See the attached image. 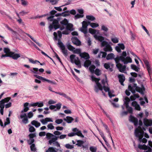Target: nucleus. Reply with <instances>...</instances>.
Instances as JSON below:
<instances>
[{
	"mask_svg": "<svg viewBox=\"0 0 152 152\" xmlns=\"http://www.w3.org/2000/svg\"><path fill=\"white\" fill-rule=\"evenodd\" d=\"M135 126H139L136 128L134 131V134L135 136L138 138V140L140 142L145 143L147 142V140L145 138H142L144 136V131H145V128L143 127V124H134Z\"/></svg>",
	"mask_w": 152,
	"mask_h": 152,
	"instance_id": "f257e3e1",
	"label": "nucleus"
},
{
	"mask_svg": "<svg viewBox=\"0 0 152 152\" xmlns=\"http://www.w3.org/2000/svg\"><path fill=\"white\" fill-rule=\"evenodd\" d=\"M54 17V16L51 15L47 18L48 21L50 22L53 21L52 24H50L49 26L50 31H52L53 28L55 30H56L58 28L60 27L59 22L60 20V18H58L57 19H54L53 18Z\"/></svg>",
	"mask_w": 152,
	"mask_h": 152,
	"instance_id": "f03ea898",
	"label": "nucleus"
},
{
	"mask_svg": "<svg viewBox=\"0 0 152 152\" xmlns=\"http://www.w3.org/2000/svg\"><path fill=\"white\" fill-rule=\"evenodd\" d=\"M141 88L137 86L136 84L134 83L133 86L132 87L131 85L128 86V89L133 93L135 92V90L141 94L143 95L144 94V91H145V88L143 84L141 85Z\"/></svg>",
	"mask_w": 152,
	"mask_h": 152,
	"instance_id": "7ed1b4c3",
	"label": "nucleus"
},
{
	"mask_svg": "<svg viewBox=\"0 0 152 152\" xmlns=\"http://www.w3.org/2000/svg\"><path fill=\"white\" fill-rule=\"evenodd\" d=\"M53 34L54 36L53 38L54 40H58V44L59 45V47L60 48L63 55L65 56H66L68 54V50L66 49L65 46L64 45L63 43L61 42L60 39H58L57 34L56 32H54Z\"/></svg>",
	"mask_w": 152,
	"mask_h": 152,
	"instance_id": "20e7f679",
	"label": "nucleus"
},
{
	"mask_svg": "<svg viewBox=\"0 0 152 152\" xmlns=\"http://www.w3.org/2000/svg\"><path fill=\"white\" fill-rule=\"evenodd\" d=\"M116 63L119 62L120 61H121L124 64H126L128 63H131L132 60L131 58L129 56L124 58L122 56H117L114 59Z\"/></svg>",
	"mask_w": 152,
	"mask_h": 152,
	"instance_id": "39448f33",
	"label": "nucleus"
},
{
	"mask_svg": "<svg viewBox=\"0 0 152 152\" xmlns=\"http://www.w3.org/2000/svg\"><path fill=\"white\" fill-rule=\"evenodd\" d=\"M91 78L92 81H94L96 83V86L101 91H102L103 90L102 86L99 82L100 80V79L96 78L93 76L91 77Z\"/></svg>",
	"mask_w": 152,
	"mask_h": 152,
	"instance_id": "423d86ee",
	"label": "nucleus"
},
{
	"mask_svg": "<svg viewBox=\"0 0 152 152\" xmlns=\"http://www.w3.org/2000/svg\"><path fill=\"white\" fill-rule=\"evenodd\" d=\"M34 76L37 79L42 80L43 82L46 81L48 83L56 85V83L54 81H52L48 79H47L44 77H42L41 76L37 75H34Z\"/></svg>",
	"mask_w": 152,
	"mask_h": 152,
	"instance_id": "0eeeda50",
	"label": "nucleus"
},
{
	"mask_svg": "<svg viewBox=\"0 0 152 152\" xmlns=\"http://www.w3.org/2000/svg\"><path fill=\"white\" fill-rule=\"evenodd\" d=\"M116 66L119 72H121L126 73L125 72L126 70V66L125 65H123L122 64L118 63H116Z\"/></svg>",
	"mask_w": 152,
	"mask_h": 152,
	"instance_id": "6e6552de",
	"label": "nucleus"
},
{
	"mask_svg": "<svg viewBox=\"0 0 152 152\" xmlns=\"http://www.w3.org/2000/svg\"><path fill=\"white\" fill-rule=\"evenodd\" d=\"M144 62L145 65L149 75L151 77V76L152 75V69L150 67L149 62L147 60L145 59L144 60Z\"/></svg>",
	"mask_w": 152,
	"mask_h": 152,
	"instance_id": "1a4fd4ad",
	"label": "nucleus"
},
{
	"mask_svg": "<svg viewBox=\"0 0 152 152\" xmlns=\"http://www.w3.org/2000/svg\"><path fill=\"white\" fill-rule=\"evenodd\" d=\"M138 147L141 150H146L148 149V150L146 151L148 152H151L152 151L151 148L150 147L146 145L145 144L143 145L139 144Z\"/></svg>",
	"mask_w": 152,
	"mask_h": 152,
	"instance_id": "9d476101",
	"label": "nucleus"
},
{
	"mask_svg": "<svg viewBox=\"0 0 152 152\" xmlns=\"http://www.w3.org/2000/svg\"><path fill=\"white\" fill-rule=\"evenodd\" d=\"M72 41L73 44L77 46H79L81 45V42L77 37H74L72 39Z\"/></svg>",
	"mask_w": 152,
	"mask_h": 152,
	"instance_id": "9b49d317",
	"label": "nucleus"
},
{
	"mask_svg": "<svg viewBox=\"0 0 152 152\" xmlns=\"http://www.w3.org/2000/svg\"><path fill=\"white\" fill-rule=\"evenodd\" d=\"M4 51L5 53H6L5 54H2L1 55V57H7L10 56V49L7 48H4Z\"/></svg>",
	"mask_w": 152,
	"mask_h": 152,
	"instance_id": "f8f14e48",
	"label": "nucleus"
},
{
	"mask_svg": "<svg viewBox=\"0 0 152 152\" xmlns=\"http://www.w3.org/2000/svg\"><path fill=\"white\" fill-rule=\"evenodd\" d=\"M119 81L121 85L124 86V82L125 80V77L123 74H120L118 75Z\"/></svg>",
	"mask_w": 152,
	"mask_h": 152,
	"instance_id": "ddd939ff",
	"label": "nucleus"
},
{
	"mask_svg": "<svg viewBox=\"0 0 152 152\" xmlns=\"http://www.w3.org/2000/svg\"><path fill=\"white\" fill-rule=\"evenodd\" d=\"M10 57L12 58L14 60H17L20 57V55L18 53H15L14 52L10 51Z\"/></svg>",
	"mask_w": 152,
	"mask_h": 152,
	"instance_id": "4468645a",
	"label": "nucleus"
},
{
	"mask_svg": "<svg viewBox=\"0 0 152 152\" xmlns=\"http://www.w3.org/2000/svg\"><path fill=\"white\" fill-rule=\"evenodd\" d=\"M70 14L69 13V11H65L62 13H58L55 15L56 17H58L60 16H62L64 17H66L69 15Z\"/></svg>",
	"mask_w": 152,
	"mask_h": 152,
	"instance_id": "2eb2a0df",
	"label": "nucleus"
},
{
	"mask_svg": "<svg viewBox=\"0 0 152 152\" xmlns=\"http://www.w3.org/2000/svg\"><path fill=\"white\" fill-rule=\"evenodd\" d=\"M20 118H23L22 120L24 124H26L28 122V117L26 114L24 113L20 115Z\"/></svg>",
	"mask_w": 152,
	"mask_h": 152,
	"instance_id": "dca6fc26",
	"label": "nucleus"
},
{
	"mask_svg": "<svg viewBox=\"0 0 152 152\" xmlns=\"http://www.w3.org/2000/svg\"><path fill=\"white\" fill-rule=\"evenodd\" d=\"M80 56L81 58H83L86 60L89 59L90 58L89 54L86 52L80 53Z\"/></svg>",
	"mask_w": 152,
	"mask_h": 152,
	"instance_id": "f3484780",
	"label": "nucleus"
},
{
	"mask_svg": "<svg viewBox=\"0 0 152 152\" xmlns=\"http://www.w3.org/2000/svg\"><path fill=\"white\" fill-rule=\"evenodd\" d=\"M40 121L42 124H46L48 122H53V121L52 118H46L44 119H42Z\"/></svg>",
	"mask_w": 152,
	"mask_h": 152,
	"instance_id": "a211bd4d",
	"label": "nucleus"
},
{
	"mask_svg": "<svg viewBox=\"0 0 152 152\" xmlns=\"http://www.w3.org/2000/svg\"><path fill=\"white\" fill-rule=\"evenodd\" d=\"M129 120L134 124H138V119L132 115H130V116Z\"/></svg>",
	"mask_w": 152,
	"mask_h": 152,
	"instance_id": "6ab92c4d",
	"label": "nucleus"
},
{
	"mask_svg": "<svg viewBox=\"0 0 152 152\" xmlns=\"http://www.w3.org/2000/svg\"><path fill=\"white\" fill-rule=\"evenodd\" d=\"M27 59L29 61L33 64H36L37 63H40V64L41 65H44L45 64V63H40V62L37 60H35V61H34L32 59L29 58H27Z\"/></svg>",
	"mask_w": 152,
	"mask_h": 152,
	"instance_id": "aec40b11",
	"label": "nucleus"
},
{
	"mask_svg": "<svg viewBox=\"0 0 152 152\" xmlns=\"http://www.w3.org/2000/svg\"><path fill=\"white\" fill-rule=\"evenodd\" d=\"M91 64V61L89 59L86 60L84 62V66L86 68H88Z\"/></svg>",
	"mask_w": 152,
	"mask_h": 152,
	"instance_id": "412c9836",
	"label": "nucleus"
},
{
	"mask_svg": "<svg viewBox=\"0 0 152 152\" xmlns=\"http://www.w3.org/2000/svg\"><path fill=\"white\" fill-rule=\"evenodd\" d=\"M31 105L32 107L37 106L38 107H42L43 106L44 104L42 102L39 103L38 102H37L31 104Z\"/></svg>",
	"mask_w": 152,
	"mask_h": 152,
	"instance_id": "4be33fe9",
	"label": "nucleus"
},
{
	"mask_svg": "<svg viewBox=\"0 0 152 152\" xmlns=\"http://www.w3.org/2000/svg\"><path fill=\"white\" fill-rule=\"evenodd\" d=\"M103 50L105 52H111L112 50V49L111 46L109 44L104 48Z\"/></svg>",
	"mask_w": 152,
	"mask_h": 152,
	"instance_id": "5701e85b",
	"label": "nucleus"
},
{
	"mask_svg": "<svg viewBox=\"0 0 152 152\" xmlns=\"http://www.w3.org/2000/svg\"><path fill=\"white\" fill-rule=\"evenodd\" d=\"M74 63L76 65H77L79 68H81V62L78 57H77L76 59H75L74 60Z\"/></svg>",
	"mask_w": 152,
	"mask_h": 152,
	"instance_id": "b1692460",
	"label": "nucleus"
},
{
	"mask_svg": "<svg viewBox=\"0 0 152 152\" xmlns=\"http://www.w3.org/2000/svg\"><path fill=\"white\" fill-rule=\"evenodd\" d=\"M54 137H52L50 140L49 141V144L51 145L53 143L56 142V141L57 140L58 138H59V137L56 136L54 135Z\"/></svg>",
	"mask_w": 152,
	"mask_h": 152,
	"instance_id": "393cba45",
	"label": "nucleus"
},
{
	"mask_svg": "<svg viewBox=\"0 0 152 152\" xmlns=\"http://www.w3.org/2000/svg\"><path fill=\"white\" fill-rule=\"evenodd\" d=\"M64 120L66 121L67 123H69L72 122L74 120V118L70 116H67L66 118L64 119Z\"/></svg>",
	"mask_w": 152,
	"mask_h": 152,
	"instance_id": "a878e982",
	"label": "nucleus"
},
{
	"mask_svg": "<svg viewBox=\"0 0 152 152\" xmlns=\"http://www.w3.org/2000/svg\"><path fill=\"white\" fill-rule=\"evenodd\" d=\"M55 93L58 94L59 95H61L63 96L64 97L67 98V99H69V100L71 101V99L70 98V97L66 95V94H65L63 93H61L60 92H55Z\"/></svg>",
	"mask_w": 152,
	"mask_h": 152,
	"instance_id": "bb28decb",
	"label": "nucleus"
},
{
	"mask_svg": "<svg viewBox=\"0 0 152 152\" xmlns=\"http://www.w3.org/2000/svg\"><path fill=\"white\" fill-rule=\"evenodd\" d=\"M26 34L34 42L36 43L39 47H41L42 44L39 43L38 42H37L34 38L32 37L31 35L28 33H26Z\"/></svg>",
	"mask_w": 152,
	"mask_h": 152,
	"instance_id": "cd10ccee",
	"label": "nucleus"
},
{
	"mask_svg": "<svg viewBox=\"0 0 152 152\" xmlns=\"http://www.w3.org/2000/svg\"><path fill=\"white\" fill-rule=\"evenodd\" d=\"M131 68L135 71L138 72L140 69L134 64H132L131 66Z\"/></svg>",
	"mask_w": 152,
	"mask_h": 152,
	"instance_id": "c85d7f7f",
	"label": "nucleus"
},
{
	"mask_svg": "<svg viewBox=\"0 0 152 152\" xmlns=\"http://www.w3.org/2000/svg\"><path fill=\"white\" fill-rule=\"evenodd\" d=\"M66 26V29L67 30L69 31H72L73 30L72 28H73V25L72 24L68 23Z\"/></svg>",
	"mask_w": 152,
	"mask_h": 152,
	"instance_id": "c756f323",
	"label": "nucleus"
},
{
	"mask_svg": "<svg viewBox=\"0 0 152 152\" xmlns=\"http://www.w3.org/2000/svg\"><path fill=\"white\" fill-rule=\"evenodd\" d=\"M77 143L76 144V145H77L78 147H81L82 146L83 148H84V146L83 145V144L84 143L83 141L81 140H77Z\"/></svg>",
	"mask_w": 152,
	"mask_h": 152,
	"instance_id": "7c9ffc66",
	"label": "nucleus"
},
{
	"mask_svg": "<svg viewBox=\"0 0 152 152\" xmlns=\"http://www.w3.org/2000/svg\"><path fill=\"white\" fill-rule=\"evenodd\" d=\"M114 54L113 53H110L108 54L107 56L106 57V59L107 60L110 59H112L114 58Z\"/></svg>",
	"mask_w": 152,
	"mask_h": 152,
	"instance_id": "2f4dec72",
	"label": "nucleus"
},
{
	"mask_svg": "<svg viewBox=\"0 0 152 152\" xmlns=\"http://www.w3.org/2000/svg\"><path fill=\"white\" fill-rule=\"evenodd\" d=\"M88 23L89 24L90 26L93 28H95L96 27L99 26V25L98 24L94 23H91L90 22L88 21Z\"/></svg>",
	"mask_w": 152,
	"mask_h": 152,
	"instance_id": "473e14b6",
	"label": "nucleus"
},
{
	"mask_svg": "<svg viewBox=\"0 0 152 152\" xmlns=\"http://www.w3.org/2000/svg\"><path fill=\"white\" fill-rule=\"evenodd\" d=\"M30 71L33 73L39 74V73L38 72V69L37 68H33V69H30Z\"/></svg>",
	"mask_w": 152,
	"mask_h": 152,
	"instance_id": "72a5a7b5",
	"label": "nucleus"
},
{
	"mask_svg": "<svg viewBox=\"0 0 152 152\" xmlns=\"http://www.w3.org/2000/svg\"><path fill=\"white\" fill-rule=\"evenodd\" d=\"M59 0H45L46 2L50 1V2L51 3L52 5H55L56 4Z\"/></svg>",
	"mask_w": 152,
	"mask_h": 152,
	"instance_id": "f704fd0d",
	"label": "nucleus"
},
{
	"mask_svg": "<svg viewBox=\"0 0 152 152\" xmlns=\"http://www.w3.org/2000/svg\"><path fill=\"white\" fill-rule=\"evenodd\" d=\"M11 99V97H7V98H5L4 99H2L0 102H4V103L8 102Z\"/></svg>",
	"mask_w": 152,
	"mask_h": 152,
	"instance_id": "c9c22d12",
	"label": "nucleus"
},
{
	"mask_svg": "<svg viewBox=\"0 0 152 152\" xmlns=\"http://www.w3.org/2000/svg\"><path fill=\"white\" fill-rule=\"evenodd\" d=\"M66 46L68 49L72 51H73L75 49V48L73 46L70 45V44L67 45Z\"/></svg>",
	"mask_w": 152,
	"mask_h": 152,
	"instance_id": "e433bc0d",
	"label": "nucleus"
},
{
	"mask_svg": "<svg viewBox=\"0 0 152 152\" xmlns=\"http://www.w3.org/2000/svg\"><path fill=\"white\" fill-rule=\"evenodd\" d=\"M60 23L61 24L65 26H66L68 23V21L66 18H64L63 20L61 21Z\"/></svg>",
	"mask_w": 152,
	"mask_h": 152,
	"instance_id": "4c0bfd02",
	"label": "nucleus"
},
{
	"mask_svg": "<svg viewBox=\"0 0 152 152\" xmlns=\"http://www.w3.org/2000/svg\"><path fill=\"white\" fill-rule=\"evenodd\" d=\"M86 18L89 20L93 21L95 19V18L92 15H87Z\"/></svg>",
	"mask_w": 152,
	"mask_h": 152,
	"instance_id": "58836bf2",
	"label": "nucleus"
},
{
	"mask_svg": "<svg viewBox=\"0 0 152 152\" xmlns=\"http://www.w3.org/2000/svg\"><path fill=\"white\" fill-rule=\"evenodd\" d=\"M82 26L83 27H85V28H87V26H88V25L89 24V23H88V21H83L82 23Z\"/></svg>",
	"mask_w": 152,
	"mask_h": 152,
	"instance_id": "ea45409f",
	"label": "nucleus"
},
{
	"mask_svg": "<svg viewBox=\"0 0 152 152\" xmlns=\"http://www.w3.org/2000/svg\"><path fill=\"white\" fill-rule=\"evenodd\" d=\"M57 152L53 147H49L45 152Z\"/></svg>",
	"mask_w": 152,
	"mask_h": 152,
	"instance_id": "a19ab883",
	"label": "nucleus"
},
{
	"mask_svg": "<svg viewBox=\"0 0 152 152\" xmlns=\"http://www.w3.org/2000/svg\"><path fill=\"white\" fill-rule=\"evenodd\" d=\"M81 49L80 48H79V49H76L75 50H74L73 51V52L74 53L77 54H79L80 55V53H81Z\"/></svg>",
	"mask_w": 152,
	"mask_h": 152,
	"instance_id": "79ce46f5",
	"label": "nucleus"
},
{
	"mask_svg": "<svg viewBox=\"0 0 152 152\" xmlns=\"http://www.w3.org/2000/svg\"><path fill=\"white\" fill-rule=\"evenodd\" d=\"M31 150L32 151H36V148L34 144H32L30 146Z\"/></svg>",
	"mask_w": 152,
	"mask_h": 152,
	"instance_id": "37998d69",
	"label": "nucleus"
},
{
	"mask_svg": "<svg viewBox=\"0 0 152 152\" xmlns=\"http://www.w3.org/2000/svg\"><path fill=\"white\" fill-rule=\"evenodd\" d=\"M76 56L74 54H72L70 56V61L72 63H74V59L75 57Z\"/></svg>",
	"mask_w": 152,
	"mask_h": 152,
	"instance_id": "c03bdc74",
	"label": "nucleus"
},
{
	"mask_svg": "<svg viewBox=\"0 0 152 152\" xmlns=\"http://www.w3.org/2000/svg\"><path fill=\"white\" fill-rule=\"evenodd\" d=\"M143 124H152V120L144 119L143 121Z\"/></svg>",
	"mask_w": 152,
	"mask_h": 152,
	"instance_id": "a18cd8bd",
	"label": "nucleus"
},
{
	"mask_svg": "<svg viewBox=\"0 0 152 152\" xmlns=\"http://www.w3.org/2000/svg\"><path fill=\"white\" fill-rule=\"evenodd\" d=\"M96 68V66L94 65H92L90 66L89 69L90 72L93 73L94 72V70Z\"/></svg>",
	"mask_w": 152,
	"mask_h": 152,
	"instance_id": "49530a36",
	"label": "nucleus"
},
{
	"mask_svg": "<svg viewBox=\"0 0 152 152\" xmlns=\"http://www.w3.org/2000/svg\"><path fill=\"white\" fill-rule=\"evenodd\" d=\"M84 17L83 15H80L79 14H77L75 16L74 18L75 19H77L78 18H82Z\"/></svg>",
	"mask_w": 152,
	"mask_h": 152,
	"instance_id": "de8ad7c7",
	"label": "nucleus"
},
{
	"mask_svg": "<svg viewBox=\"0 0 152 152\" xmlns=\"http://www.w3.org/2000/svg\"><path fill=\"white\" fill-rule=\"evenodd\" d=\"M76 135L82 138H84V136L83 135L80 131L79 130L78 131L75 132Z\"/></svg>",
	"mask_w": 152,
	"mask_h": 152,
	"instance_id": "09e8293b",
	"label": "nucleus"
},
{
	"mask_svg": "<svg viewBox=\"0 0 152 152\" xmlns=\"http://www.w3.org/2000/svg\"><path fill=\"white\" fill-rule=\"evenodd\" d=\"M81 31L85 34H86L87 32V28L85 27H82L80 29Z\"/></svg>",
	"mask_w": 152,
	"mask_h": 152,
	"instance_id": "8fccbe9b",
	"label": "nucleus"
},
{
	"mask_svg": "<svg viewBox=\"0 0 152 152\" xmlns=\"http://www.w3.org/2000/svg\"><path fill=\"white\" fill-rule=\"evenodd\" d=\"M88 30L89 33L92 34H95L96 32V30L91 28H89Z\"/></svg>",
	"mask_w": 152,
	"mask_h": 152,
	"instance_id": "3c124183",
	"label": "nucleus"
},
{
	"mask_svg": "<svg viewBox=\"0 0 152 152\" xmlns=\"http://www.w3.org/2000/svg\"><path fill=\"white\" fill-rule=\"evenodd\" d=\"M34 142V139H30L29 138V140H27L28 143L29 145H31Z\"/></svg>",
	"mask_w": 152,
	"mask_h": 152,
	"instance_id": "603ef678",
	"label": "nucleus"
},
{
	"mask_svg": "<svg viewBox=\"0 0 152 152\" xmlns=\"http://www.w3.org/2000/svg\"><path fill=\"white\" fill-rule=\"evenodd\" d=\"M41 53L43 54V55H44V56H45L49 58L50 59H51L52 60V61L54 62V63L55 64V63L54 61L53 60L52 58H51L49 56H48L47 54H46L44 52H43V51H41Z\"/></svg>",
	"mask_w": 152,
	"mask_h": 152,
	"instance_id": "864d4df0",
	"label": "nucleus"
},
{
	"mask_svg": "<svg viewBox=\"0 0 152 152\" xmlns=\"http://www.w3.org/2000/svg\"><path fill=\"white\" fill-rule=\"evenodd\" d=\"M21 2V4L23 6H26L28 4V2L25 0H20Z\"/></svg>",
	"mask_w": 152,
	"mask_h": 152,
	"instance_id": "5fc2aeb1",
	"label": "nucleus"
},
{
	"mask_svg": "<svg viewBox=\"0 0 152 152\" xmlns=\"http://www.w3.org/2000/svg\"><path fill=\"white\" fill-rule=\"evenodd\" d=\"M55 106H56V109H55L54 111H56L57 110H59L60 109L61 106V104L60 103H58L56 104Z\"/></svg>",
	"mask_w": 152,
	"mask_h": 152,
	"instance_id": "6e6d98bb",
	"label": "nucleus"
},
{
	"mask_svg": "<svg viewBox=\"0 0 152 152\" xmlns=\"http://www.w3.org/2000/svg\"><path fill=\"white\" fill-rule=\"evenodd\" d=\"M46 135L47 138L48 139H50V138L51 137H53L54 136V135H53V134H51L50 133H48L46 134Z\"/></svg>",
	"mask_w": 152,
	"mask_h": 152,
	"instance_id": "4d7b16f0",
	"label": "nucleus"
},
{
	"mask_svg": "<svg viewBox=\"0 0 152 152\" xmlns=\"http://www.w3.org/2000/svg\"><path fill=\"white\" fill-rule=\"evenodd\" d=\"M65 147L68 149H72L74 148V146L69 144H67L65 145Z\"/></svg>",
	"mask_w": 152,
	"mask_h": 152,
	"instance_id": "13d9d810",
	"label": "nucleus"
},
{
	"mask_svg": "<svg viewBox=\"0 0 152 152\" xmlns=\"http://www.w3.org/2000/svg\"><path fill=\"white\" fill-rule=\"evenodd\" d=\"M90 150L92 152H96V148L93 146H91L90 148Z\"/></svg>",
	"mask_w": 152,
	"mask_h": 152,
	"instance_id": "bf43d9fd",
	"label": "nucleus"
},
{
	"mask_svg": "<svg viewBox=\"0 0 152 152\" xmlns=\"http://www.w3.org/2000/svg\"><path fill=\"white\" fill-rule=\"evenodd\" d=\"M109 44L108 43V42H106V41H102L101 43V46L102 47L106 46Z\"/></svg>",
	"mask_w": 152,
	"mask_h": 152,
	"instance_id": "052dcab7",
	"label": "nucleus"
},
{
	"mask_svg": "<svg viewBox=\"0 0 152 152\" xmlns=\"http://www.w3.org/2000/svg\"><path fill=\"white\" fill-rule=\"evenodd\" d=\"M100 72L98 69H96L95 71V74L97 76H99L100 75Z\"/></svg>",
	"mask_w": 152,
	"mask_h": 152,
	"instance_id": "680f3d73",
	"label": "nucleus"
},
{
	"mask_svg": "<svg viewBox=\"0 0 152 152\" xmlns=\"http://www.w3.org/2000/svg\"><path fill=\"white\" fill-rule=\"evenodd\" d=\"M101 29L106 32H107L108 30V28L103 25H102L101 27Z\"/></svg>",
	"mask_w": 152,
	"mask_h": 152,
	"instance_id": "e2e57ef3",
	"label": "nucleus"
},
{
	"mask_svg": "<svg viewBox=\"0 0 152 152\" xmlns=\"http://www.w3.org/2000/svg\"><path fill=\"white\" fill-rule=\"evenodd\" d=\"M111 41L115 43H117L118 42V40L117 38H113L111 39Z\"/></svg>",
	"mask_w": 152,
	"mask_h": 152,
	"instance_id": "0e129e2a",
	"label": "nucleus"
},
{
	"mask_svg": "<svg viewBox=\"0 0 152 152\" xmlns=\"http://www.w3.org/2000/svg\"><path fill=\"white\" fill-rule=\"evenodd\" d=\"M102 88L103 89V88L104 91L106 92H108L110 91V88L106 86L105 85L103 86Z\"/></svg>",
	"mask_w": 152,
	"mask_h": 152,
	"instance_id": "69168bd1",
	"label": "nucleus"
},
{
	"mask_svg": "<svg viewBox=\"0 0 152 152\" xmlns=\"http://www.w3.org/2000/svg\"><path fill=\"white\" fill-rule=\"evenodd\" d=\"M118 45L122 50H124L125 48V46L123 43H119L118 44Z\"/></svg>",
	"mask_w": 152,
	"mask_h": 152,
	"instance_id": "338daca9",
	"label": "nucleus"
},
{
	"mask_svg": "<svg viewBox=\"0 0 152 152\" xmlns=\"http://www.w3.org/2000/svg\"><path fill=\"white\" fill-rule=\"evenodd\" d=\"M28 137L29 138L34 139V138L36 136V134H30L28 135Z\"/></svg>",
	"mask_w": 152,
	"mask_h": 152,
	"instance_id": "774afa93",
	"label": "nucleus"
}]
</instances>
